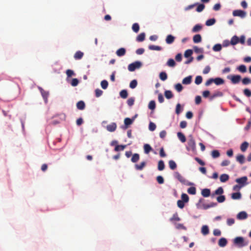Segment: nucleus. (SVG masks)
<instances>
[{
    "mask_svg": "<svg viewBox=\"0 0 251 251\" xmlns=\"http://www.w3.org/2000/svg\"><path fill=\"white\" fill-rule=\"evenodd\" d=\"M182 109L181 107V105L180 103H177L176 106V114L179 115L181 112Z\"/></svg>",
    "mask_w": 251,
    "mask_h": 251,
    "instance_id": "54",
    "label": "nucleus"
},
{
    "mask_svg": "<svg viewBox=\"0 0 251 251\" xmlns=\"http://www.w3.org/2000/svg\"><path fill=\"white\" fill-rule=\"evenodd\" d=\"M167 65L169 67H174L176 66V63L173 59L171 58L168 60Z\"/></svg>",
    "mask_w": 251,
    "mask_h": 251,
    "instance_id": "36",
    "label": "nucleus"
},
{
    "mask_svg": "<svg viewBox=\"0 0 251 251\" xmlns=\"http://www.w3.org/2000/svg\"><path fill=\"white\" fill-rule=\"evenodd\" d=\"M155 102L154 100H151L149 104L148 107L149 109L153 110L155 108Z\"/></svg>",
    "mask_w": 251,
    "mask_h": 251,
    "instance_id": "47",
    "label": "nucleus"
},
{
    "mask_svg": "<svg viewBox=\"0 0 251 251\" xmlns=\"http://www.w3.org/2000/svg\"><path fill=\"white\" fill-rule=\"evenodd\" d=\"M140 156L139 154L138 153H134L132 155V158H131V161L133 163H136L139 160Z\"/></svg>",
    "mask_w": 251,
    "mask_h": 251,
    "instance_id": "30",
    "label": "nucleus"
},
{
    "mask_svg": "<svg viewBox=\"0 0 251 251\" xmlns=\"http://www.w3.org/2000/svg\"><path fill=\"white\" fill-rule=\"evenodd\" d=\"M175 39V37L174 36H173L172 35L170 34V35H167L165 41H166V42L167 44H171L174 42Z\"/></svg>",
    "mask_w": 251,
    "mask_h": 251,
    "instance_id": "12",
    "label": "nucleus"
},
{
    "mask_svg": "<svg viewBox=\"0 0 251 251\" xmlns=\"http://www.w3.org/2000/svg\"><path fill=\"white\" fill-rule=\"evenodd\" d=\"M220 179L221 182H225L229 179V176L226 174H222L220 176Z\"/></svg>",
    "mask_w": 251,
    "mask_h": 251,
    "instance_id": "23",
    "label": "nucleus"
},
{
    "mask_svg": "<svg viewBox=\"0 0 251 251\" xmlns=\"http://www.w3.org/2000/svg\"><path fill=\"white\" fill-rule=\"evenodd\" d=\"M79 83L78 80L77 78H73L71 81V85L73 86H76L78 85Z\"/></svg>",
    "mask_w": 251,
    "mask_h": 251,
    "instance_id": "63",
    "label": "nucleus"
},
{
    "mask_svg": "<svg viewBox=\"0 0 251 251\" xmlns=\"http://www.w3.org/2000/svg\"><path fill=\"white\" fill-rule=\"evenodd\" d=\"M211 155L213 158H216L219 157L220 155V154L218 150H213L211 152Z\"/></svg>",
    "mask_w": 251,
    "mask_h": 251,
    "instance_id": "42",
    "label": "nucleus"
},
{
    "mask_svg": "<svg viewBox=\"0 0 251 251\" xmlns=\"http://www.w3.org/2000/svg\"><path fill=\"white\" fill-rule=\"evenodd\" d=\"M223 96V93L219 91H215L213 94L209 96V100H213L214 99L217 97H221Z\"/></svg>",
    "mask_w": 251,
    "mask_h": 251,
    "instance_id": "7",
    "label": "nucleus"
},
{
    "mask_svg": "<svg viewBox=\"0 0 251 251\" xmlns=\"http://www.w3.org/2000/svg\"><path fill=\"white\" fill-rule=\"evenodd\" d=\"M134 120V118L130 119L129 118H126L124 120V124L125 125V128H127L129 126L131 125Z\"/></svg>",
    "mask_w": 251,
    "mask_h": 251,
    "instance_id": "9",
    "label": "nucleus"
},
{
    "mask_svg": "<svg viewBox=\"0 0 251 251\" xmlns=\"http://www.w3.org/2000/svg\"><path fill=\"white\" fill-rule=\"evenodd\" d=\"M225 200L226 198L224 195H220L217 198V201L220 203L223 202L225 201Z\"/></svg>",
    "mask_w": 251,
    "mask_h": 251,
    "instance_id": "57",
    "label": "nucleus"
},
{
    "mask_svg": "<svg viewBox=\"0 0 251 251\" xmlns=\"http://www.w3.org/2000/svg\"><path fill=\"white\" fill-rule=\"evenodd\" d=\"M175 89H176V90L178 92H181L183 89V87L180 83L176 84L175 85Z\"/></svg>",
    "mask_w": 251,
    "mask_h": 251,
    "instance_id": "59",
    "label": "nucleus"
},
{
    "mask_svg": "<svg viewBox=\"0 0 251 251\" xmlns=\"http://www.w3.org/2000/svg\"><path fill=\"white\" fill-rule=\"evenodd\" d=\"M187 192L189 194L195 195L196 193V189L195 187H191L188 189Z\"/></svg>",
    "mask_w": 251,
    "mask_h": 251,
    "instance_id": "49",
    "label": "nucleus"
},
{
    "mask_svg": "<svg viewBox=\"0 0 251 251\" xmlns=\"http://www.w3.org/2000/svg\"><path fill=\"white\" fill-rule=\"evenodd\" d=\"M248 146L249 143L247 142H244L241 144L240 149L243 152H244L247 150Z\"/></svg>",
    "mask_w": 251,
    "mask_h": 251,
    "instance_id": "32",
    "label": "nucleus"
},
{
    "mask_svg": "<svg viewBox=\"0 0 251 251\" xmlns=\"http://www.w3.org/2000/svg\"><path fill=\"white\" fill-rule=\"evenodd\" d=\"M103 93V92L102 90L99 89H97L95 90V95L96 97L98 98L100 97Z\"/></svg>",
    "mask_w": 251,
    "mask_h": 251,
    "instance_id": "61",
    "label": "nucleus"
},
{
    "mask_svg": "<svg viewBox=\"0 0 251 251\" xmlns=\"http://www.w3.org/2000/svg\"><path fill=\"white\" fill-rule=\"evenodd\" d=\"M248 178L247 176H243L240 178H237L235 180V181L238 183L240 185L242 186V187L248 184L247 182Z\"/></svg>",
    "mask_w": 251,
    "mask_h": 251,
    "instance_id": "4",
    "label": "nucleus"
},
{
    "mask_svg": "<svg viewBox=\"0 0 251 251\" xmlns=\"http://www.w3.org/2000/svg\"><path fill=\"white\" fill-rule=\"evenodd\" d=\"M116 128L117 125L115 123H112L106 126V129L109 132H113L116 130Z\"/></svg>",
    "mask_w": 251,
    "mask_h": 251,
    "instance_id": "8",
    "label": "nucleus"
},
{
    "mask_svg": "<svg viewBox=\"0 0 251 251\" xmlns=\"http://www.w3.org/2000/svg\"><path fill=\"white\" fill-rule=\"evenodd\" d=\"M237 70L241 72V73H245L247 72V68L245 65H241L239 66L237 68Z\"/></svg>",
    "mask_w": 251,
    "mask_h": 251,
    "instance_id": "40",
    "label": "nucleus"
},
{
    "mask_svg": "<svg viewBox=\"0 0 251 251\" xmlns=\"http://www.w3.org/2000/svg\"><path fill=\"white\" fill-rule=\"evenodd\" d=\"M100 85H101V87L103 89H106L108 87V83L107 80H103L101 81Z\"/></svg>",
    "mask_w": 251,
    "mask_h": 251,
    "instance_id": "53",
    "label": "nucleus"
},
{
    "mask_svg": "<svg viewBox=\"0 0 251 251\" xmlns=\"http://www.w3.org/2000/svg\"><path fill=\"white\" fill-rule=\"evenodd\" d=\"M186 149L188 151L192 150L193 151L196 150V143L193 136L190 135L188 136V140L187 142V146Z\"/></svg>",
    "mask_w": 251,
    "mask_h": 251,
    "instance_id": "2",
    "label": "nucleus"
},
{
    "mask_svg": "<svg viewBox=\"0 0 251 251\" xmlns=\"http://www.w3.org/2000/svg\"><path fill=\"white\" fill-rule=\"evenodd\" d=\"M202 81V77L201 75L197 76L195 78V82L196 84L199 85L200 84Z\"/></svg>",
    "mask_w": 251,
    "mask_h": 251,
    "instance_id": "51",
    "label": "nucleus"
},
{
    "mask_svg": "<svg viewBox=\"0 0 251 251\" xmlns=\"http://www.w3.org/2000/svg\"><path fill=\"white\" fill-rule=\"evenodd\" d=\"M222 50V46L221 44H217L215 45L213 47V50L215 51H219Z\"/></svg>",
    "mask_w": 251,
    "mask_h": 251,
    "instance_id": "50",
    "label": "nucleus"
},
{
    "mask_svg": "<svg viewBox=\"0 0 251 251\" xmlns=\"http://www.w3.org/2000/svg\"><path fill=\"white\" fill-rule=\"evenodd\" d=\"M180 219L178 216L177 213H176L173 215V217L170 219L171 221H179Z\"/></svg>",
    "mask_w": 251,
    "mask_h": 251,
    "instance_id": "56",
    "label": "nucleus"
},
{
    "mask_svg": "<svg viewBox=\"0 0 251 251\" xmlns=\"http://www.w3.org/2000/svg\"><path fill=\"white\" fill-rule=\"evenodd\" d=\"M145 33H141L139 34L136 37V41L138 42H142L145 40Z\"/></svg>",
    "mask_w": 251,
    "mask_h": 251,
    "instance_id": "31",
    "label": "nucleus"
},
{
    "mask_svg": "<svg viewBox=\"0 0 251 251\" xmlns=\"http://www.w3.org/2000/svg\"><path fill=\"white\" fill-rule=\"evenodd\" d=\"M192 82V76L189 75L188 76L182 80V83L183 84L188 85L191 83Z\"/></svg>",
    "mask_w": 251,
    "mask_h": 251,
    "instance_id": "21",
    "label": "nucleus"
},
{
    "mask_svg": "<svg viewBox=\"0 0 251 251\" xmlns=\"http://www.w3.org/2000/svg\"><path fill=\"white\" fill-rule=\"evenodd\" d=\"M229 78L233 84H237L240 82L241 79V77L239 75H233L231 76L230 77H228Z\"/></svg>",
    "mask_w": 251,
    "mask_h": 251,
    "instance_id": "6",
    "label": "nucleus"
},
{
    "mask_svg": "<svg viewBox=\"0 0 251 251\" xmlns=\"http://www.w3.org/2000/svg\"><path fill=\"white\" fill-rule=\"evenodd\" d=\"M216 205H217V203H216L211 202L209 204H204L203 205V208L205 209H207L209 208L210 207H215Z\"/></svg>",
    "mask_w": 251,
    "mask_h": 251,
    "instance_id": "45",
    "label": "nucleus"
},
{
    "mask_svg": "<svg viewBox=\"0 0 251 251\" xmlns=\"http://www.w3.org/2000/svg\"><path fill=\"white\" fill-rule=\"evenodd\" d=\"M247 217L248 214L245 211H241L239 212L237 215V219L239 220L246 219Z\"/></svg>",
    "mask_w": 251,
    "mask_h": 251,
    "instance_id": "10",
    "label": "nucleus"
},
{
    "mask_svg": "<svg viewBox=\"0 0 251 251\" xmlns=\"http://www.w3.org/2000/svg\"><path fill=\"white\" fill-rule=\"evenodd\" d=\"M214 83L217 85H220L223 84L225 82L224 80L220 77H216L215 78H213Z\"/></svg>",
    "mask_w": 251,
    "mask_h": 251,
    "instance_id": "16",
    "label": "nucleus"
},
{
    "mask_svg": "<svg viewBox=\"0 0 251 251\" xmlns=\"http://www.w3.org/2000/svg\"><path fill=\"white\" fill-rule=\"evenodd\" d=\"M76 107L78 109L82 110L85 107V104L82 100H80L76 103Z\"/></svg>",
    "mask_w": 251,
    "mask_h": 251,
    "instance_id": "14",
    "label": "nucleus"
},
{
    "mask_svg": "<svg viewBox=\"0 0 251 251\" xmlns=\"http://www.w3.org/2000/svg\"><path fill=\"white\" fill-rule=\"evenodd\" d=\"M156 125L155 124H154L152 122H151L149 124V129L151 130V131H154L155 128H156Z\"/></svg>",
    "mask_w": 251,
    "mask_h": 251,
    "instance_id": "60",
    "label": "nucleus"
},
{
    "mask_svg": "<svg viewBox=\"0 0 251 251\" xmlns=\"http://www.w3.org/2000/svg\"><path fill=\"white\" fill-rule=\"evenodd\" d=\"M175 176L180 182H181L182 183H185V178L178 172H176L175 173Z\"/></svg>",
    "mask_w": 251,
    "mask_h": 251,
    "instance_id": "11",
    "label": "nucleus"
},
{
    "mask_svg": "<svg viewBox=\"0 0 251 251\" xmlns=\"http://www.w3.org/2000/svg\"><path fill=\"white\" fill-rule=\"evenodd\" d=\"M236 161L243 164L245 162V156L242 154H239L236 156Z\"/></svg>",
    "mask_w": 251,
    "mask_h": 251,
    "instance_id": "22",
    "label": "nucleus"
},
{
    "mask_svg": "<svg viewBox=\"0 0 251 251\" xmlns=\"http://www.w3.org/2000/svg\"><path fill=\"white\" fill-rule=\"evenodd\" d=\"M141 66L142 63L141 62L135 61L128 66V70L130 72H133L137 69H139Z\"/></svg>",
    "mask_w": 251,
    "mask_h": 251,
    "instance_id": "3",
    "label": "nucleus"
},
{
    "mask_svg": "<svg viewBox=\"0 0 251 251\" xmlns=\"http://www.w3.org/2000/svg\"><path fill=\"white\" fill-rule=\"evenodd\" d=\"M202 26L200 24L196 25L192 29V31L194 33L198 32L202 29Z\"/></svg>",
    "mask_w": 251,
    "mask_h": 251,
    "instance_id": "20",
    "label": "nucleus"
},
{
    "mask_svg": "<svg viewBox=\"0 0 251 251\" xmlns=\"http://www.w3.org/2000/svg\"><path fill=\"white\" fill-rule=\"evenodd\" d=\"M140 29L139 25L138 23H134L132 25V29L135 33H137Z\"/></svg>",
    "mask_w": 251,
    "mask_h": 251,
    "instance_id": "37",
    "label": "nucleus"
},
{
    "mask_svg": "<svg viewBox=\"0 0 251 251\" xmlns=\"http://www.w3.org/2000/svg\"><path fill=\"white\" fill-rule=\"evenodd\" d=\"M244 94L247 97H250L251 96V91L248 89H245L244 90Z\"/></svg>",
    "mask_w": 251,
    "mask_h": 251,
    "instance_id": "64",
    "label": "nucleus"
},
{
    "mask_svg": "<svg viewBox=\"0 0 251 251\" xmlns=\"http://www.w3.org/2000/svg\"><path fill=\"white\" fill-rule=\"evenodd\" d=\"M120 95L121 98L126 99L128 96V93L126 90H123L120 93Z\"/></svg>",
    "mask_w": 251,
    "mask_h": 251,
    "instance_id": "41",
    "label": "nucleus"
},
{
    "mask_svg": "<svg viewBox=\"0 0 251 251\" xmlns=\"http://www.w3.org/2000/svg\"><path fill=\"white\" fill-rule=\"evenodd\" d=\"M165 97L167 99H170L173 97V94L170 90H166L164 93Z\"/></svg>",
    "mask_w": 251,
    "mask_h": 251,
    "instance_id": "33",
    "label": "nucleus"
},
{
    "mask_svg": "<svg viewBox=\"0 0 251 251\" xmlns=\"http://www.w3.org/2000/svg\"><path fill=\"white\" fill-rule=\"evenodd\" d=\"M201 195L203 197H208L210 195V190L209 189H203L201 191Z\"/></svg>",
    "mask_w": 251,
    "mask_h": 251,
    "instance_id": "19",
    "label": "nucleus"
},
{
    "mask_svg": "<svg viewBox=\"0 0 251 251\" xmlns=\"http://www.w3.org/2000/svg\"><path fill=\"white\" fill-rule=\"evenodd\" d=\"M227 242L226 238H222L218 242V245L221 247H224L227 245Z\"/></svg>",
    "mask_w": 251,
    "mask_h": 251,
    "instance_id": "15",
    "label": "nucleus"
},
{
    "mask_svg": "<svg viewBox=\"0 0 251 251\" xmlns=\"http://www.w3.org/2000/svg\"><path fill=\"white\" fill-rule=\"evenodd\" d=\"M165 165L163 160L159 161L158 163V169L159 171H162L164 169Z\"/></svg>",
    "mask_w": 251,
    "mask_h": 251,
    "instance_id": "39",
    "label": "nucleus"
},
{
    "mask_svg": "<svg viewBox=\"0 0 251 251\" xmlns=\"http://www.w3.org/2000/svg\"><path fill=\"white\" fill-rule=\"evenodd\" d=\"M216 23V20L214 18L208 19L206 21L205 25L207 26H211Z\"/></svg>",
    "mask_w": 251,
    "mask_h": 251,
    "instance_id": "34",
    "label": "nucleus"
},
{
    "mask_svg": "<svg viewBox=\"0 0 251 251\" xmlns=\"http://www.w3.org/2000/svg\"><path fill=\"white\" fill-rule=\"evenodd\" d=\"M205 8V5L203 4H199L197 7L196 11L198 12H201Z\"/></svg>",
    "mask_w": 251,
    "mask_h": 251,
    "instance_id": "52",
    "label": "nucleus"
},
{
    "mask_svg": "<svg viewBox=\"0 0 251 251\" xmlns=\"http://www.w3.org/2000/svg\"><path fill=\"white\" fill-rule=\"evenodd\" d=\"M232 14L234 16H238L242 18L246 17V13L244 11L241 10H235L233 11Z\"/></svg>",
    "mask_w": 251,
    "mask_h": 251,
    "instance_id": "5",
    "label": "nucleus"
},
{
    "mask_svg": "<svg viewBox=\"0 0 251 251\" xmlns=\"http://www.w3.org/2000/svg\"><path fill=\"white\" fill-rule=\"evenodd\" d=\"M201 233L204 235H207L209 232L208 226L206 225L203 226L201 227Z\"/></svg>",
    "mask_w": 251,
    "mask_h": 251,
    "instance_id": "25",
    "label": "nucleus"
},
{
    "mask_svg": "<svg viewBox=\"0 0 251 251\" xmlns=\"http://www.w3.org/2000/svg\"><path fill=\"white\" fill-rule=\"evenodd\" d=\"M193 53V51L192 50H186L185 52H184V57H186V58H188V57H192L191 55Z\"/></svg>",
    "mask_w": 251,
    "mask_h": 251,
    "instance_id": "48",
    "label": "nucleus"
},
{
    "mask_svg": "<svg viewBox=\"0 0 251 251\" xmlns=\"http://www.w3.org/2000/svg\"><path fill=\"white\" fill-rule=\"evenodd\" d=\"M144 150L145 153L148 154L152 149L149 144H146L144 145Z\"/></svg>",
    "mask_w": 251,
    "mask_h": 251,
    "instance_id": "28",
    "label": "nucleus"
},
{
    "mask_svg": "<svg viewBox=\"0 0 251 251\" xmlns=\"http://www.w3.org/2000/svg\"><path fill=\"white\" fill-rule=\"evenodd\" d=\"M177 135L178 139L181 141V142L184 143L186 141L185 136L182 133L179 132L177 133Z\"/></svg>",
    "mask_w": 251,
    "mask_h": 251,
    "instance_id": "29",
    "label": "nucleus"
},
{
    "mask_svg": "<svg viewBox=\"0 0 251 251\" xmlns=\"http://www.w3.org/2000/svg\"><path fill=\"white\" fill-rule=\"evenodd\" d=\"M224 193V190L222 187H220L215 190L214 194H212V196L213 197L214 195H222Z\"/></svg>",
    "mask_w": 251,
    "mask_h": 251,
    "instance_id": "38",
    "label": "nucleus"
},
{
    "mask_svg": "<svg viewBox=\"0 0 251 251\" xmlns=\"http://www.w3.org/2000/svg\"><path fill=\"white\" fill-rule=\"evenodd\" d=\"M193 42L195 43H199L201 41V37L200 34H196L193 36Z\"/></svg>",
    "mask_w": 251,
    "mask_h": 251,
    "instance_id": "26",
    "label": "nucleus"
},
{
    "mask_svg": "<svg viewBox=\"0 0 251 251\" xmlns=\"http://www.w3.org/2000/svg\"><path fill=\"white\" fill-rule=\"evenodd\" d=\"M231 197L233 200H239L241 198V194L239 192L233 193L231 194Z\"/></svg>",
    "mask_w": 251,
    "mask_h": 251,
    "instance_id": "27",
    "label": "nucleus"
},
{
    "mask_svg": "<svg viewBox=\"0 0 251 251\" xmlns=\"http://www.w3.org/2000/svg\"><path fill=\"white\" fill-rule=\"evenodd\" d=\"M126 147V145H116L114 150L116 151H123L124 150Z\"/></svg>",
    "mask_w": 251,
    "mask_h": 251,
    "instance_id": "46",
    "label": "nucleus"
},
{
    "mask_svg": "<svg viewBox=\"0 0 251 251\" xmlns=\"http://www.w3.org/2000/svg\"><path fill=\"white\" fill-rule=\"evenodd\" d=\"M233 243L235 246L241 248L247 246L249 242L248 241H246L244 237L238 236L233 239Z\"/></svg>",
    "mask_w": 251,
    "mask_h": 251,
    "instance_id": "1",
    "label": "nucleus"
},
{
    "mask_svg": "<svg viewBox=\"0 0 251 251\" xmlns=\"http://www.w3.org/2000/svg\"><path fill=\"white\" fill-rule=\"evenodd\" d=\"M137 80L135 79H134L130 82V83L129 84V87L131 89H134L137 86Z\"/></svg>",
    "mask_w": 251,
    "mask_h": 251,
    "instance_id": "55",
    "label": "nucleus"
},
{
    "mask_svg": "<svg viewBox=\"0 0 251 251\" xmlns=\"http://www.w3.org/2000/svg\"><path fill=\"white\" fill-rule=\"evenodd\" d=\"M181 199L183 201L185 202H187L189 201V197L188 195L186 194H182L181 195Z\"/></svg>",
    "mask_w": 251,
    "mask_h": 251,
    "instance_id": "58",
    "label": "nucleus"
},
{
    "mask_svg": "<svg viewBox=\"0 0 251 251\" xmlns=\"http://www.w3.org/2000/svg\"><path fill=\"white\" fill-rule=\"evenodd\" d=\"M126 52V49L125 48H121L117 50L116 54L118 56H122L125 55Z\"/></svg>",
    "mask_w": 251,
    "mask_h": 251,
    "instance_id": "18",
    "label": "nucleus"
},
{
    "mask_svg": "<svg viewBox=\"0 0 251 251\" xmlns=\"http://www.w3.org/2000/svg\"><path fill=\"white\" fill-rule=\"evenodd\" d=\"M84 55V53L83 52L81 51H77L75 54H74V58L75 60H79L81 59Z\"/></svg>",
    "mask_w": 251,
    "mask_h": 251,
    "instance_id": "13",
    "label": "nucleus"
},
{
    "mask_svg": "<svg viewBox=\"0 0 251 251\" xmlns=\"http://www.w3.org/2000/svg\"><path fill=\"white\" fill-rule=\"evenodd\" d=\"M66 75L68 77H70L75 75V73L73 70L68 69L66 71Z\"/></svg>",
    "mask_w": 251,
    "mask_h": 251,
    "instance_id": "62",
    "label": "nucleus"
},
{
    "mask_svg": "<svg viewBox=\"0 0 251 251\" xmlns=\"http://www.w3.org/2000/svg\"><path fill=\"white\" fill-rule=\"evenodd\" d=\"M149 49L153 50H161L162 49L161 47L160 46L155 45H150L149 46Z\"/></svg>",
    "mask_w": 251,
    "mask_h": 251,
    "instance_id": "43",
    "label": "nucleus"
},
{
    "mask_svg": "<svg viewBox=\"0 0 251 251\" xmlns=\"http://www.w3.org/2000/svg\"><path fill=\"white\" fill-rule=\"evenodd\" d=\"M146 165V162L143 161L141 162L139 164H135V168L137 170H142L143 168L145 167Z\"/></svg>",
    "mask_w": 251,
    "mask_h": 251,
    "instance_id": "17",
    "label": "nucleus"
},
{
    "mask_svg": "<svg viewBox=\"0 0 251 251\" xmlns=\"http://www.w3.org/2000/svg\"><path fill=\"white\" fill-rule=\"evenodd\" d=\"M239 42V38L236 36H233L230 40V44L232 45H235Z\"/></svg>",
    "mask_w": 251,
    "mask_h": 251,
    "instance_id": "24",
    "label": "nucleus"
},
{
    "mask_svg": "<svg viewBox=\"0 0 251 251\" xmlns=\"http://www.w3.org/2000/svg\"><path fill=\"white\" fill-rule=\"evenodd\" d=\"M159 78L161 80L165 81L167 78V74L164 72H161L159 74Z\"/></svg>",
    "mask_w": 251,
    "mask_h": 251,
    "instance_id": "44",
    "label": "nucleus"
},
{
    "mask_svg": "<svg viewBox=\"0 0 251 251\" xmlns=\"http://www.w3.org/2000/svg\"><path fill=\"white\" fill-rule=\"evenodd\" d=\"M169 167L171 170H175L176 168V162L173 160H170L169 161Z\"/></svg>",
    "mask_w": 251,
    "mask_h": 251,
    "instance_id": "35",
    "label": "nucleus"
}]
</instances>
